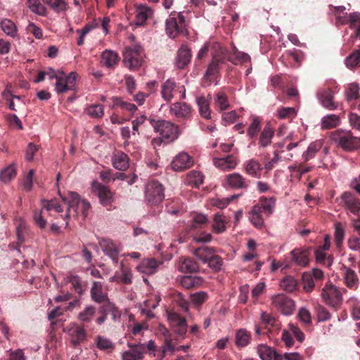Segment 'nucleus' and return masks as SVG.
Returning a JSON list of instances; mask_svg holds the SVG:
<instances>
[{"label":"nucleus","instance_id":"nucleus-8","mask_svg":"<svg viewBox=\"0 0 360 360\" xmlns=\"http://www.w3.org/2000/svg\"><path fill=\"white\" fill-rule=\"evenodd\" d=\"M145 196L151 205L161 202L165 198L162 185L155 180L149 181L146 186Z\"/></svg>","mask_w":360,"mask_h":360},{"label":"nucleus","instance_id":"nucleus-23","mask_svg":"<svg viewBox=\"0 0 360 360\" xmlns=\"http://www.w3.org/2000/svg\"><path fill=\"white\" fill-rule=\"evenodd\" d=\"M343 279L345 285L351 290H356L359 282L356 273L346 266L343 267Z\"/></svg>","mask_w":360,"mask_h":360},{"label":"nucleus","instance_id":"nucleus-50","mask_svg":"<svg viewBox=\"0 0 360 360\" xmlns=\"http://www.w3.org/2000/svg\"><path fill=\"white\" fill-rule=\"evenodd\" d=\"M1 30L8 36L14 37L17 33L16 26L14 22L8 19H4L1 22Z\"/></svg>","mask_w":360,"mask_h":360},{"label":"nucleus","instance_id":"nucleus-39","mask_svg":"<svg viewBox=\"0 0 360 360\" xmlns=\"http://www.w3.org/2000/svg\"><path fill=\"white\" fill-rule=\"evenodd\" d=\"M202 283V278L198 276H184L180 279V284L186 289H191L200 286Z\"/></svg>","mask_w":360,"mask_h":360},{"label":"nucleus","instance_id":"nucleus-37","mask_svg":"<svg viewBox=\"0 0 360 360\" xmlns=\"http://www.w3.org/2000/svg\"><path fill=\"white\" fill-rule=\"evenodd\" d=\"M214 164L216 167L223 169H231L236 165V161L233 155H227L225 158H214Z\"/></svg>","mask_w":360,"mask_h":360},{"label":"nucleus","instance_id":"nucleus-64","mask_svg":"<svg viewBox=\"0 0 360 360\" xmlns=\"http://www.w3.org/2000/svg\"><path fill=\"white\" fill-rule=\"evenodd\" d=\"M207 293L204 291L192 293L190 295L191 301L195 305H201L207 300Z\"/></svg>","mask_w":360,"mask_h":360},{"label":"nucleus","instance_id":"nucleus-18","mask_svg":"<svg viewBox=\"0 0 360 360\" xmlns=\"http://www.w3.org/2000/svg\"><path fill=\"white\" fill-rule=\"evenodd\" d=\"M226 181L231 188L236 189H246L250 184V181L245 179L239 173H232L227 175Z\"/></svg>","mask_w":360,"mask_h":360},{"label":"nucleus","instance_id":"nucleus-25","mask_svg":"<svg viewBox=\"0 0 360 360\" xmlns=\"http://www.w3.org/2000/svg\"><path fill=\"white\" fill-rule=\"evenodd\" d=\"M162 264V262H158L153 258L146 259L141 262L137 269L140 272L150 275L155 273L158 267Z\"/></svg>","mask_w":360,"mask_h":360},{"label":"nucleus","instance_id":"nucleus-55","mask_svg":"<svg viewBox=\"0 0 360 360\" xmlns=\"http://www.w3.org/2000/svg\"><path fill=\"white\" fill-rule=\"evenodd\" d=\"M167 319L173 328L186 323V319L175 311H168Z\"/></svg>","mask_w":360,"mask_h":360},{"label":"nucleus","instance_id":"nucleus-41","mask_svg":"<svg viewBox=\"0 0 360 360\" xmlns=\"http://www.w3.org/2000/svg\"><path fill=\"white\" fill-rule=\"evenodd\" d=\"M330 7L333 9L332 13L335 17L336 25H347V18H348L349 14L345 13V7L343 6H330Z\"/></svg>","mask_w":360,"mask_h":360},{"label":"nucleus","instance_id":"nucleus-40","mask_svg":"<svg viewBox=\"0 0 360 360\" xmlns=\"http://www.w3.org/2000/svg\"><path fill=\"white\" fill-rule=\"evenodd\" d=\"M264 210V214L266 217H269L274 211L276 205V198L274 197L266 198L261 197L258 202Z\"/></svg>","mask_w":360,"mask_h":360},{"label":"nucleus","instance_id":"nucleus-15","mask_svg":"<svg viewBox=\"0 0 360 360\" xmlns=\"http://www.w3.org/2000/svg\"><path fill=\"white\" fill-rule=\"evenodd\" d=\"M193 165V158L187 153L181 152L174 158L171 167L173 170L180 172L190 168Z\"/></svg>","mask_w":360,"mask_h":360},{"label":"nucleus","instance_id":"nucleus-9","mask_svg":"<svg viewBox=\"0 0 360 360\" xmlns=\"http://www.w3.org/2000/svg\"><path fill=\"white\" fill-rule=\"evenodd\" d=\"M274 308L285 316L292 314L295 310V302L283 294H278L271 297Z\"/></svg>","mask_w":360,"mask_h":360},{"label":"nucleus","instance_id":"nucleus-31","mask_svg":"<svg viewBox=\"0 0 360 360\" xmlns=\"http://www.w3.org/2000/svg\"><path fill=\"white\" fill-rule=\"evenodd\" d=\"M216 252V249L212 247L201 246L193 250V255L202 263L206 264Z\"/></svg>","mask_w":360,"mask_h":360},{"label":"nucleus","instance_id":"nucleus-10","mask_svg":"<svg viewBox=\"0 0 360 360\" xmlns=\"http://www.w3.org/2000/svg\"><path fill=\"white\" fill-rule=\"evenodd\" d=\"M64 331L70 336V342L74 348H79L87 339L86 330L77 323H70Z\"/></svg>","mask_w":360,"mask_h":360},{"label":"nucleus","instance_id":"nucleus-63","mask_svg":"<svg viewBox=\"0 0 360 360\" xmlns=\"http://www.w3.org/2000/svg\"><path fill=\"white\" fill-rule=\"evenodd\" d=\"M207 218L205 215L202 214H196L193 217L191 222L190 229L191 230L201 227L202 225L207 224Z\"/></svg>","mask_w":360,"mask_h":360},{"label":"nucleus","instance_id":"nucleus-3","mask_svg":"<svg viewBox=\"0 0 360 360\" xmlns=\"http://www.w3.org/2000/svg\"><path fill=\"white\" fill-rule=\"evenodd\" d=\"M332 139L345 151H352L360 147V138L350 131L338 130L332 134Z\"/></svg>","mask_w":360,"mask_h":360},{"label":"nucleus","instance_id":"nucleus-2","mask_svg":"<svg viewBox=\"0 0 360 360\" xmlns=\"http://www.w3.org/2000/svg\"><path fill=\"white\" fill-rule=\"evenodd\" d=\"M347 292L345 288H340L328 282L321 290V297L324 302L337 310L342 303V294Z\"/></svg>","mask_w":360,"mask_h":360},{"label":"nucleus","instance_id":"nucleus-1","mask_svg":"<svg viewBox=\"0 0 360 360\" xmlns=\"http://www.w3.org/2000/svg\"><path fill=\"white\" fill-rule=\"evenodd\" d=\"M63 202L68 205L67 212L64 217L61 214L65 221V227H68V219L70 217H77L81 214L84 218L88 215V212L91 207L90 203L84 200H81L79 195L72 191H69L65 196H61Z\"/></svg>","mask_w":360,"mask_h":360},{"label":"nucleus","instance_id":"nucleus-45","mask_svg":"<svg viewBox=\"0 0 360 360\" xmlns=\"http://www.w3.org/2000/svg\"><path fill=\"white\" fill-rule=\"evenodd\" d=\"M186 181L188 185L199 187L203 182V175L198 171H191L187 174Z\"/></svg>","mask_w":360,"mask_h":360},{"label":"nucleus","instance_id":"nucleus-29","mask_svg":"<svg viewBox=\"0 0 360 360\" xmlns=\"http://www.w3.org/2000/svg\"><path fill=\"white\" fill-rule=\"evenodd\" d=\"M319 100L322 105L330 110L337 108V105L333 101V91L330 89L321 91L319 93Z\"/></svg>","mask_w":360,"mask_h":360},{"label":"nucleus","instance_id":"nucleus-36","mask_svg":"<svg viewBox=\"0 0 360 360\" xmlns=\"http://www.w3.org/2000/svg\"><path fill=\"white\" fill-rule=\"evenodd\" d=\"M244 166L245 172L248 175L255 178L260 177V172L262 171V167L261 164L258 161L254 159H251L247 161L245 163Z\"/></svg>","mask_w":360,"mask_h":360},{"label":"nucleus","instance_id":"nucleus-5","mask_svg":"<svg viewBox=\"0 0 360 360\" xmlns=\"http://www.w3.org/2000/svg\"><path fill=\"white\" fill-rule=\"evenodd\" d=\"M149 123L166 142H172L177 139L179 130L174 124L166 120H149Z\"/></svg>","mask_w":360,"mask_h":360},{"label":"nucleus","instance_id":"nucleus-46","mask_svg":"<svg viewBox=\"0 0 360 360\" xmlns=\"http://www.w3.org/2000/svg\"><path fill=\"white\" fill-rule=\"evenodd\" d=\"M334 242L338 248L342 245V243L345 238V226L341 222H335L334 224Z\"/></svg>","mask_w":360,"mask_h":360},{"label":"nucleus","instance_id":"nucleus-21","mask_svg":"<svg viewBox=\"0 0 360 360\" xmlns=\"http://www.w3.org/2000/svg\"><path fill=\"white\" fill-rule=\"evenodd\" d=\"M90 294L92 300L99 304L104 303L108 300L107 293H105L103 291V285L101 282H93Z\"/></svg>","mask_w":360,"mask_h":360},{"label":"nucleus","instance_id":"nucleus-59","mask_svg":"<svg viewBox=\"0 0 360 360\" xmlns=\"http://www.w3.org/2000/svg\"><path fill=\"white\" fill-rule=\"evenodd\" d=\"M16 176L15 168L13 165H10L3 169L0 173L1 181L7 183Z\"/></svg>","mask_w":360,"mask_h":360},{"label":"nucleus","instance_id":"nucleus-58","mask_svg":"<svg viewBox=\"0 0 360 360\" xmlns=\"http://www.w3.org/2000/svg\"><path fill=\"white\" fill-rule=\"evenodd\" d=\"M261 120L259 117H254L252 122L250 124L247 133L250 139H254L257 136L258 132L261 129Z\"/></svg>","mask_w":360,"mask_h":360},{"label":"nucleus","instance_id":"nucleus-38","mask_svg":"<svg viewBox=\"0 0 360 360\" xmlns=\"http://www.w3.org/2000/svg\"><path fill=\"white\" fill-rule=\"evenodd\" d=\"M274 135V130L269 124H266L261 132L259 145L262 147H266L270 145Z\"/></svg>","mask_w":360,"mask_h":360},{"label":"nucleus","instance_id":"nucleus-34","mask_svg":"<svg viewBox=\"0 0 360 360\" xmlns=\"http://www.w3.org/2000/svg\"><path fill=\"white\" fill-rule=\"evenodd\" d=\"M112 165L118 170H127L129 167V158L127 155L123 152H117L112 158Z\"/></svg>","mask_w":360,"mask_h":360},{"label":"nucleus","instance_id":"nucleus-12","mask_svg":"<svg viewBox=\"0 0 360 360\" xmlns=\"http://www.w3.org/2000/svg\"><path fill=\"white\" fill-rule=\"evenodd\" d=\"M91 188L93 191L97 195L102 205L107 207L111 205L113 193L108 187L97 181H94Z\"/></svg>","mask_w":360,"mask_h":360},{"label":"nucleus","instance_id":"nucleus-13","mask_svg":"<svg viewBox=\"0 0 360 360\" xmlns=\"http://www.w3.org/2000/svg\"><path fill=\"white\" fill-rule=\"evenodd\" d=\"M98 244L105 253V255L109 257L113 263H118V255L120 249L117 245L110 238H102L99 239Z\"/></svg>","mask_w":360,"mask_h":360},{"label":"nucleus","instance_id":"nucleus-27","mask_svg":"<svg viewBox=\"0 0 360 360\" xmlns=\"http://www.w3.org/2000/svg\"><path fill=\"white\" fill-rule=\"evenodd\" d=\"M257 353L262 360H282V356L278 354L272 348L264 345H259L257 347Z\"/></svg>","mask_w":360,"mask_h":360},{"label":"nucleus","instance_id":"nucleus-33","mask_svg":"<svg viewBox=\"0 0 360 360\" xmlns=\"http://www.w3.org/2000/svg\"><path fill=\"white\" fill-rule=\"evenodd\" d=\"M121 275L114 276L110 278V281H117L124 284L131 283L132 274L129 268L125 266L123 262L120 264Z\"/></svg>","mask_w":360,"mask_h":360},{"label":"nucleus","instance_id":"nucleus-43","mask_svg":"<svg viewBox=\"0 0 360 360\" xmlns=\"http://www.w3.org/2000/svg\"><path fill=\"white\" fill-rule=\"evenodd\" d=\"M84 112L92 118H101L104 115V108L100 104H91L84 108Z\"/></svg>","mask_w":360,"mask_h":360},{"label":"nucleus","instance_id":"nucleus-4","mask_svg":"<svg viewBox=\"0 0 360 360\" xmlns=\"http://www.w3.org/2000/svg\"><path fill=\"white\" fill-rule=\"evenodd\" d=\"M166 32L172 39L178 35H186V24L184 16L181 13H171L166 20Z\"/></svg>","mask_w":360,"mask_h":360},{"label":"nucleus","instance_id":"nucleus-14","mask_svg":"<svg viewBox=\"0 0 360 360\" xmlns=\"http://www.w3.org/2000/svg\"><path fill=\"white\" fill-rule=\"evenodd\" d=\"M292 262L295 265L304 268L309 264L310 250L309 248H295L290 252Z\"/></svg>","mask_w":360,"mask_h":360},{"label":"nucleus","instance_id":"nucleus-62","mask_svg":"<svg viewBox=\"0 0 360 360\" xmlns=\"http://www.w3.org/2000/svg\"><path fill=\"white\" fill-rule=\"evenodd\" d=\"M259 210V208L257 207L252 208L249 218L255 226L261 228L264 224V217L258 214Z\"/></svg>","mask_w":360,"mask_h":360},{"label":"nucleus","instance_id":"nucleus-54","mask_svg":"<svg viewBox=\"0 0 360 360\" xmlns=\"http://www.w3.org/2000/svg\"><path fill=\"white\" fill-rule=\"evenodd\" d=\"M261 320L262 323L269 328H278L279 326L276 318L267 312H262L261 314Z\"/></svg>","mask_w":360,"mask_h":360},{"label":"nucleus","instance_id":"nucleus-49","mask_svg":"<svg viewBox=\"0 0 360 360\" xmlns=\"http://www.w3.org/2000/svg\"><path fill=\"white\" fill-rule=\"evenodd\" d=\"M360 64V49L355 50L345 58V65L352 69L356 68Z\"/></svg>","mask_w":360,"mask_h":360},{"label":"nucleus","instance_id":"nucleus-30","mask_svg":"<svg viewBox=\"0 0 360 360\" xmlns=\"http://www.w3.org/2000/svg\"><path fill=\"white\" fill-rule=\"evenodd\" d=\"M99 312L106 314L107 316L108 314H110L114 321L120 319L121 317V311L114 303L110 302L109 299L100 307Z\"/></svg>","mask_w":360,"mask_h":360},{"label":"nucleus","instance_id":"nucleus-7","mask_svg":"<svg viewBox=\"0 0 360 360\" xmlns=\"http://www.w3.org/2000/svg\"><path fill=\"white\" fill-rule=\"evenodd\" d=\"M177 92L181 94V99L186 98L185 86L176 84L173 79H167L161 86V96L167 102H171Z\"/></svg>","mask_w":360,"mask_h":360},{"label":"nucleus","instance_id":"nucleus-19","mask_svg":"<svg viewBox=\"0 0 360 360\" xmlns=\"http://www.w3.org/2000/svg\"><path fill=\"white\" fill-rule=\"evenodd\" d=\"M225 60L226 58L221 54L220 48L219 54L218 56H213L212 61L209 64L205 74V77L207 79L212 80L219 71V63H224Z\"/></svg>","mask_w":360,"mask_h":360},{"label":"nucleus","instance_id":"nucleus-16","mask_svg":"<svg viewBox=\"0 0 360 360\" xmlns=\"http://www.w3.org/2000/svg\"><path fill=\"white\" fill-rule=\"evenodd\" d=\"M170 112L178 119H189L192 114L191 105L186 103L176 102L172 103L169 108Z\"/></svg>","mask_w":360,"mask_h":360},{"label":"nucleus","instance_id":"nucleus-26","mask_svg":"<svg viewBox=\"0 0 360 360\" xmlns=\"http://www.w3.org/2000/svg\"><path fill=\"white\" fill-rule=\"evenodd\" d=\"M346 22L347 25H349V27L354 31L351 37L354 39L360 37V13H349Z\"/></svg>","mask_w":360,"mask_h":360},{"label":"nucleus","instance_id":"nucleus-32","mask_svg":"<svg viewBox=\"0 0 360 360\" xmlns=\"http://www.w3.org/2000/svg\"><path fill=\"white\" fill-rule=\"evenodd\" d=\"M198 263L191 258H183L179 262V270L183 273H195L198 271Z\"/></svg>","mask_w":360,"mask_h":360},{"label":"nucleus","instance_id":"nucleus-61","mask_svg":"<svg viewBox=\"0 0 360 360\" xmlns=\"http://www.w3.org/2000/svg\"><path fill=\"white\" fill-rule=\"evenodd\" d=\"M303 288L307 292H311L315 286L313 276L311 272H304L302 276Z\"/></svg>","mask_w":360,"mask_h":360},{"label":"nucleus","instance_id":"nucleus-47","mask_svg":"<svg viewBox=\"0 0 360 360\" xmlns=\"http://www.w3.org/2000/svg\"><path fill=\"white\" fill-rule=\"evenodd\" d=\"M112 102H113L112 107L114 108H120L121 109L126 110L132 113L134 112L137 110V108L134 104L127 102L126 101H124L121 98L114 97V98H112Z\"/></svg>","mask_w":360,"mask_h":360},{"label":"nucleus","instance_id":"nucleus-17","mask_svg":"<svg viewBox=\"0 0 360 360\" xmlns=\"http://www.w3.org/2000/svg\"><path fill=\"white\" fill-rule=\"evenodd\" d=\"M221 53L226 58V60L233 64H237L238 63H245L250 61V57L248 54L238 51L236 47H233V52L232 53L226 49L221 47Z\"/></svg>","mask_w":360,"mask_h":360},{"label":"nucleus","instance_id":"nucleus-60","mask_svg":"<svg viewBox=\"0 0 360 360\" xmlns=\"http://www.w3.org/2000/svg\"><path fill=\"white\" fill-rule=\"evenodd\" d=\"M340 122L339 117L335 115H329L325 116L322 120V127L325 129H330L338 125Z\"/></svg>","mask_w":360,"mask_h":360},{"label":"nucleus","instance_id":"nucleus-22","mask_svg":"<svg viewBox=\"0 0 360 360\" xmlns=\"http://www.w3.org/2000/svg\"><path fill=\"white\" fill-rule=\"evenodd\" d=\"M191 58V50L187 46L182 45L177 52L176 65L179 69H183L187 66Z\"/></svg>","mask_w":360,"mask_h":360},{"label":"nucleus","instance_id":"nucleus-42","mask_svg":"<svg viewBox=\"0 0 360 360\" xmlns=\"http://www.w3.org/2000/svg\"><path fill=\"white\" fill-rule=\"evenodd\" d=\"M251 340V335L246 329H239L236 333V345L238 347L247 346Z\"/></svg>","mask_w":360,"mask_h":360},{"label":"nucleus","instance_id":"nucleus-51","mask_svg":"<svg viewBox=\"0 0 360 360\" xmlns=\"http://www.w3.org/2000/svg\"><path fill=\"white\" fill-rule=\"evenodd\" d=\"M225 223V217L219 213L215 214L212 225L213 230L217 233L224 232L226 230Z\"/></svg>","mask_w":360,"mask_h":360},{"label":"nucleus","instance_id":"nucleus-44","mask_svg":"<svg viewBox=\"0 0 360 360\" xmlns=\"http://www.w3.org/2000/svg\"><path fill=\"white\" fill-rule=\"evenodd\" d=\"M281 287L288 292H292L298 288V283L294 277L288 276L281 281Z\"/></svg>","mask_w":360,"mask_h":360},{"label":"nucleus","instance_id":"nucleus-28","mask_svg":"<svg viewBox=\"0 0 360 360\" xmlns=\"http://www.w3.org/2000/svg\"><path fill=\"white\" fill-rule=\"evenodd\" d=\"M128 347L131 349L122 353V360H141L143 358V352L141 346L129 343Z\"/></svg>","mask_w":360,"mask_h":360},{"label":"nucleus","instance_id":"nucleus-56","mask_svg":"<svg viewBox=\"0 0 360 360\" xmlns=\"http://www.w3.org/2000/svg\"><path fill=\"white\" fill-rule=\"evenodd\" d=\"M321 148V144L318 142H313L309 144L308 148L306 152H304L302 155V158L305 162L309 161L311 158H313L315 154Z\"/></svg>","mask_w":360,"mask_h":360},{"label":"nucleus","instance_id":"nucleus-24","mask_svg":"<svg viewBox=\"0 0 360 360\" xmlns=\"http://www.w3.org/2000/svg\"><path fill=\"white\" fill-rule=\"evenodd\" d=\"M118 54L111 50H105L102 53L101 63L108 68L114 69L118 64Z\"/></svg>","mask_w":360,"mask_h":360},{"label":"nucleus","instance_id":"nucleus-35","mask_svg":"<svg viewBox=\"0 0 360 360\" xmlns=\"http://www.w3.org/2000/svg\"><path fill=\"white\" fill-rule=\"evenodd\" d=\"M211 98L205 97V96H199L196 99V102L199 108V112L200 115L205 118H210L211 110L210 108Z\"/></svg>","mask_w":360,"mask_h":360},{"label":"nucleus","instance_id":"nucleus-48","mask_svg":"<svg viewBox=\"0 0 360 360\" xmlns=\"http://www.w3.org/2000/svg\"><path fill=\"white\" fill-rule=\"evenodd\" d=\"M43 208L51 212L54 211L56 213H62L63 212V206L58 202L57 200H42L41 202Z\"/></svg>","mask_w":360,"mask_h":360},{"label":"nucleus","instance_id":"nucleus-53","mask_svg":"<svg viewBox=\"0 0 360 360\" xmlns=\"http://www.w3.org/2000/svg\"><path fill=\"white\" fill-rule=\"evenodd\" d=\"M345 96L348 101L356 100L359 97V85L356 83L349 84L345 91Z\"/></svg>","mask_w":360,"mask_h":360},{"label":"nucleus","instance_id":"nucleus-20","mask_svg":"<svg viewBox=\"0 0 360 360\" xmlns=\"http://www.w3.org/2000/svg\"><path fill=\"white\" fill-rule=\"evenodd\" d=\"M153 14V10L145 5L139 4L136 6V25L142 26L146 21Z\"/></svg>","mask_w":360,"mask_h":360},{"label":"nucleus","instance_id":"nucleus-57","mask_svg":"<svg viewBox=\"0 0 360 360\" xmlns=\"http://www.w3.org/2000/svg\"><path fill=\"white\" fill-rule=\"evenodd\" d=\"M206 264H207L208 266L214 271L217 272L221 270L224 262L222 258L214 252Z\"/></svg>","mask_w":360,"mask_h":360},{"label":"nucleus","instance_id":"nucleus-11","mask_svg":"<svg viewBox=\"0 0 360 360\" xmlns=\"http://www.w3.org/2000/svg\"><path fill=\"white\" fill-rule=\"evenodd\" d=\"M342 207L354 215L360 214V200L352 192L345 191L340 196Z\"/></svg>","mask_w":360,"mask_h":360},{"label":"nucleus","instance_id":"nucleus-6","mask_svg":"<svg viewBox=\"0 0 360 360\" xmlns=\"http://www.w3.org/2000/svg\"><path fill=\"white\" fill-rule=\"evenodd\" d=\"M143 56L140 46L126 47L123 51V63L130 70H136L143 63Z\"/></svg>","mask_w":360,"mask_h":360},{"label":"nucleus","instance_id":"nucleus-52","mask_svg":"<svg viewBox=\"0 0 360 360\" xmlns=\"http://www.w3.org/2000/svg\"><path fill=\"white\" fill-rule=\"evenodd\" d=\"M96 314V308L93 306H88L79 313L78 319L83 322H89Z\"/></svg>","mask_w":360,"mask_h":360}]
</instances>
